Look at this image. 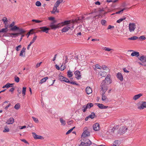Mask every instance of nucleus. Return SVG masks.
I'll return each instance as SVG.
<instances>
[{
	"label": "nucleus",
	"mask_w": 146,
	"mask_h": 146,
	"mask_svg": "<svg viewBox=\"0 0 146 146\" xmlns=\"http://www.w3.org/2000/svg\"><path fill=\"white\" fill-rule=\"evenodd\" d=\"M41 5V3L39 1H37L36 3V5L37 6H40Z\"/></svg>",
	"instance_id": "de8ad7c7"
},
{
	"label": "nucleus",
	"mask_w": 146,
	"mask_h": 146,
	"mask_svg": "<svg viewBox=\"0 0 146 146\" xmlns=\"http://www.w3.org/2000/svg\"><path fill=\"white\" fill-rule=\"evenodd\" d=\"M8 31V29L7 28H3L0 30V33H7Z\"/></svg>",
	"instance_id": "393cba45"
},
{
	"label": "nucleus",
	"mask_w": 146,
	"mask_h": 146,
	"mask_svg": "<svg viewBox=\"0 0 146 146\" xmlns=\"http://www.w3.org/2000/svg\"><path fill=\"white\" fill-rule=\"evenodd\" d=\"M142 103L143 104V106H144V108H146V102H142Z\"/></svg>",
	"instance_id": "0e129e2a"
},
{
	"label": "nucleus",
	"mask_w": 146,
	"mask_h": 146,
	"mask_svg": "<svg viewBox=\"0 0 146 146\" xmlns=\"http://www.w3.org/2000/svg\"><path fill=\"white\" fill-rule=\"evenodd\" d=\"M125 19H126L125 17H124V18H121V19H119L117 20V22L118 23H119L121 22L122 21H123V20H125Z\"/></svg>",
	"instance_id": "4c0bfd02"
},
{
	"label": "nucleus",
	"mask_w": 146,
	"mask_h": 146,
	"mask_svg": "<svg viewBox=\"0 0 146 146\" xmlns=\"http://www.w3.org/2000/svg\"><path fill=\"white\" fill-rule=\"evenodd\" d=\"M21 140L23 142L25 143L29 144L28 142L25 139H21Z\"/></svg>",
	"instance_id": "052dcab7"
},
{
	"label": "nucleus",
	"mask_w": 146,
	"mask_h": 146,
	"mask_svg": "<svg viewBox=\"0 0 146 146\" xmlns=\"http://www.w3.org/2000/svg\"><path fill=\"white\" fill-rule=\"evenodd\" d=\"M138 59L143 62H146V55H142L138 58Z\"/></svg>",
	"instance_id": "4468645a"
},
{
	"label": "nucleus",
	"mask_w": 146,
	"mask_h": 146,
	"mask_svg": "<svg viewBox=\"0 0 146 146\" xmlns=\"http://www.w3.org/2000/svg\"><path fill=\"white\" fill-rule=\"evenodd\" d=\"M129 31L132 32L134 31L136 28V25L134 23H130L129 24Z\"/></svg>",
	"instance_id": "39448f33"
},
{
	"label": "nucleus",
	"mask_w": 146,
	"mask_h": 146,
	"mask_svg": "<svg viewBox=\"0 0 146 146\" xmlns=\"http://www.w3.org/2000/svg\"><path fill=\"white\" fill-rule=\"evenodd\" d=\"M138 38V37L137 36H133L128 38V39L129 40H135L137 39Z\"/></svg>",
	"instance_id": "c85d7f7f"
},
{
	"label": "nucleus",
	"mask_w": 146,
	"mask_h": 146,
	"mask_svg": "<svg viewBox=\"0 0 146 146\" xmlns=\"http://www.w3.org/2000/svg\"><path fill=\"white\" fill-rule=\"evenodd\" d=\"M96 116L94 112L92 113L91 114L88 116V117L92 119H93Z\"/></svg>",
	"instance_id": "a878e982"
},
{
	"label": "nucleus",
	"mask_w": 146,
	"mask_h": 146,
	"mask_svg": "<svg viewBox=\"0 0 146 146\" xmlns=\"http://www.w3.org/2000/svg\"><path fill=\"white\" fill-rule=\"evenodd\" d=\"M95 104L96 105L100 108L103 109L104 105L103 104L97 103Z\"/></svg>",
	"instance_id": "bb28decb"
},
{
	"label": "nucleus",
	"mask_w": 146,
	"mask_h": 146,
	"mask_svg": "<svg viewBox=\"0 0 146 146\" xmlns=\"http://www.w3.org/2000/svg\"><path fill=\"white\" fill-rule=\"evenodd\" d=\"M104 50L105 51H110L111 50H113L112 49H111V48H107L106 47H105V48H104Z\"/></svg>",
	"instance_id": "3c124183"
},
{
	"label": "nucleus",
	"mask_w": 146,
	"mask_h": 146,
	"mask_svg": "<svg viewBox=\"0 0 146 146\" xmlns=\"http://www.w3.org/2000/svg\"><path fill=\"white\" fill-rule=\"evenodd\" d=\"M142 95L143 94H139L135 95L133 97V99L135 100H136L139 99Z\"/></svg>",
	"instance_id": "f3484780"
},
{
	"label": "nucleus",
	"mask_w": 146,
	"mask_h": 146,
	"mask_svg": "<svg viewBox=\"0 0 146 146\" xmlns=\"http://www.w3.org/2000/svg\"><path fill=\"white\" fill-rule=\"evenodd\" d=\"M7 85L8 86V88L10 87H12L13 86V85L14 84H11L9 83H7Z\"/></svg>",
	"instance_id": "5fc2aeb1"
},
{
	"label": "nucleus",
	"mask_w": 146,
	"mask_h": 146,
	"mask_svg": "<svg viewBox=\"0 0 146 146\" xmlns=\"http://www.w3.org/2000/svg\"><path fill=\"white\" fill-rule=\"evenodd\" d=\"M88 129V128L87 127H85L84 128V131L82 134V137L86 138L90 135V133L87 131Z\"/></svg>",
	"instance_id": "7ed1b4c3"
},
{
	"label": "nucleus",
	"mask_w": 146,
	"mask_h": 146,
	"mask_svg": "<svg viewBox=\"0 0 146 146\" xmlns=\"http://www.w3.org/2000/svg\"><path fill=\"white\" fill-rule=\"evenodd\" d=\"M18 30H19V33H10V35L11 36L12 35H14L15 36L14 37H15L16 36H18L19 35H21L22 33H24L25 32V31L22 29H19Z\"/></svg>",
	"instance_id": "0eeeda50"
},
{
	"label": "nucleus",
	"mask_w": 146,
	"mask_h": 146,
	"mask_svg": "<svg viewBox=\"0 0 146 146\" xmlns=\"http://www.w3.org/2000/svg\"><path fill=\"white\" fill-rule=\"evenodd\" d=\"M63 25H71V27L72 29L74 28V25L73 23H71V21H65L64 22L62 23Z\"/></svg>",
	"instance_id": "9d476101"
},
{
	"label": "nucleus",
	"mask_w": 146,
	"mask_h": 146,
	"mask_svg": "<svg viewBox=\"0 0 146 146\" xmlns=\"http://www.w3.org/2000/svg\"><path fill=\"white\" fill-rule=\"evenodd\" d=\"M86 106H88L89 108H90L93 106L94 105L92 103H88L86 105Z\"/></svg>",
	"instance_id": "e433bc0d"
},
{
	"label": "nucleus",
	"mask_w": 146,
	"mask_h": 146,
	"mask_svg": "<svg viewBox=\"0 0 146 146\" xmlns=\"http://www.w3.org/2000/svg\"><path fill=\"white\" fill-rule=\"evenodd\" d=\"M93 127V129L96 131H98L100 129V125L98 123H96L94 124Z\"/></svg>",
	"instance_id": "f8f14e48"
},
{
	"label": "nucleus",
	"mask_w": 146,
	"mask_h": 146,
	"mask_svg": "<svg viewBox=\"0 0 146 146\" xmlns=\"http://www.w3.org/2000/svg\"><path fill=\"white\" fill-rule=\"evenodd\" d=\"M66 68L65 67V66L63 67V65H62L61 66L60 68V70L61 71H63L64 69H65Z\"/></svg>",
	"instance_id": "4d7b16f0"
},
{
	"label": "nucleus",
	"mask_w": 146,
	"mask_h": 146,
	"mask_svg": "<svg viewBox=\"0 0 146 146\" xmlns=\"http://www.w3.org/2000/svg\"><path fill=\"white\" fill-rule=\"evenodd\" d=\"M26 87H23V90L22 91V93L23 94V96H25L26 94Z\"/></svg>",
	"instance_id": "cd10ccee"
},
{
	"label": "nucleus",
	"mask_w": 146,
	"mask_h": 146,
	"mask_svg": "<svg viewBox=\"0 0 146 146\" xmlns=\"http://www.w3.org/2000/svg\"><path fill=\"white\" fill-rule=\"evenodd\" d=\"M9 128L7 127V126L5 127V128L3 132H8L9 131Z\"/></svg>",
	"instance_id": "58836bf2"
},
{
	"label": "nucleus",
	"mask_w": 146,
	"mask_h": 146,
	"mask_svg": "<svg viewBox=\"0 0 146 146\" xmlns=\"http://www.w3.org/2000/svg\"><path fill=\"white\" fill-rule=\"evenodd\" d=\"M21 45H19L18 46L16 47V50L17 51L19 50V48H21Z\"/></svg>",
	"instance_id": "864d4df0"
},
{
	"label": "nucleus",
	"mask_w": 146,
	"mask_h": 146,
	"mask_svg": "<svg viewBox=\"0 0 146 146\" xmlns=\"http://www.w3.org/2000/svg\"><path fill=\"white\" fill-rule=\"evenodd\" d=\"M14 80H15V81L17 82V83H18L19 82V77H18V76H15V77H14Z\"/></svg>",
	"instance_id": "473e14b6"
},
{
	"label": "nucleus",
	"mask_w": 146,
	"mask_h": 146,
	"mask_svg": "<svg viewBox=\"0 0 146 146\" xmlns=\"http://www.w3.org/2000/svg\"><path fill=\"white\" fill-rule=\"evenodd\" d=\"M66 59L65 60V63H66L68 62V57L67 56H65Z\"/></svg>",
	"instance_id": "338daca9"
},
{
	"label": "nucleus",
	"mask_w": 146,
	"mask_h": 146,
	"mask_svg": "<svg viewBox=\"0 0 146 146\" xmlns=\"http://www.w3.org/2000/svg\"><path fill=\"white\" fill-rule=\"evenodd\" d=\"M37 37V36L36 35H35V36L33 37L32 40L30 42H31V43H32V44L35 41V40L36 39Z\"/></svg>",
	"instance_id": "79ce46f5"
},
{
	"label": "nucleus",
	"mask_w": 146,
	"mask_h": 146,
	"mask_svg": "<svg viewBox=\"0 0 146 146\" xmlns=\"http://www.w3.org/2000/svg\"><path fill=\"white\" fill-rule=\"evenodd\" d=\"M14 121V119L13 118H10L7 121V123L8 124H12Z\"/></svg>",
	"instance_id": "a211bd4d"
},
{
	"label": "nucleus",
	"mask_w": 146,
	"mask_h": 146,
	"mask_svg": "<svg viewBox=\"0 0 146 146\" xmlns=\"http://www.w3.org/2000/svg\"><path fill=\"white\" fill-rule=\"evenodd\" d=\"M32 118L33 119L34 121H35V123H37L39 121L37 118L35 117H33Z\"/></svg>",
	"instance_id": "37998d69"
},
{
	"label": "nucleus",
	"mask_w": 146,
	"mask_h": 146,
	"mask_svg": "<svg viewBox=\"0 0 146 146\" xmlns=\"http://www.w3.org/2000/svg\"><path fill=\"white\" fill-rule=\"evenodd\" d=\"M86 92L88 94L91 93L92 92V90L91 88L89 87H87L86 88Z\"/></svg>",
	"instance_id": "dca6fc26"
},
{
	"label": "nucleus",
	"mask_w": 146,
	"mask_h": 146,
	"mask_svg": "<svg viewBox=\"0 0 146 146\" xmlns=\"http://www.w3.org/2000/svg\"><path fill=\"white\" fill-rule=\"evenodd\" d=\"M69 82H69L68 83H70V84H72L75 85H78V84L76 83L75 82H74L73 81L71 82V81H69Z\"/></svg>",
	"instance_id": "8fccbe9b"
},
{
	"label": "nucleus",
	"mask_w": 146,
	"mask_h": 146,
	"mask_svg": "<svg viewBox=\"0 0 146 146\" xmlns=\"http://www.w3.org/2000/svg\"><path fill=\"white\" fill-rule=\"evenodd\" d=\"M114 28V26H111V25H109L108 29H111V28Z\"/></svg>",
	"instance_id": "69168bd1"
},
{
	"label": "nucleus",
	"mask_w": 146,
	"mask_h": 146,
	"mask_svg": "<svg viewBox=\"0 0 146 146\" xmlns=\"http://www.w3.org/2000/svg\"><path fill=\"white\" fill-rule=\"evenodd\" d=\"M32 21L33 22H35L36 23H40L42 21H40L39 20L35 19H33Z\"/></svg>",
	"instance_id": "c03bdc74"
},
{
	"label": "nucleus",
	"mask_w": 146,
	"mask_h": 146,
	"mask_svg": "<svg viewBox=\"0 0 146 146\" xmlns=\"http://www.w3.org/2000/svg\"><path fill=\"white\" fill-rule=\"evenodd\" d=\"M59 11L58 10H57V8L56 7H54L53 8V10L51 11L52 13L54 14L56 12L58 13Z\"/></svg>",
	"instance_id": "aec40b11"
},
{
	"label": "nucleus",
	"mask_w": 146,
	"mask_h": 146,
	"mask_svg": "<svg viewBox=\"0 0 146 146\" xmlns=\"http://www.w3.org/2000/svg\"><path fill=\"white\" fill-rule=\"evenodd\" d=\"M67 76L69 78L72 77L73 75V74L72 72H71L70 70H69L67 72Z\"/></svg>",
	"instance_id": "412c9836"
},
{
	"label": "nucleus",
	"mask_w": 146,
	"mask_h": 146,
	"mask_svg": "<svg viewBox=\"0 0 146 146\" xmlns=\"http://www.w3.org/2000/svg\"><path fill=\"white\" fill-rule=\"evenodd\" d=\"M81 142V144L84 145V146H90L92 143L89 139L84 137H82Z\"/></svg>",
	"instance_id": "f03ea898"
},
{
	"label": "nucleus",
	"mask_w": 146,
	"mask_h": 146,
	"mask_svg": "<svg viewBox=\"0 0 146 146\" xmlns=\"http://www.w3.org/2000/svg\"><path fill=\"white\" fill-rule=\"evenodd\" d=\"M55 21H53L51 23L50 25V27H51L52 29H55L56 28L59 27L60 26V24L59 23L57 25H54V23H55Z\"/></svg>",
	"instance_id": "423d86ee"
},
{
	"label": "nucleus",
	"mask_w": 146,
	"mask_h": 146,
	"mask_svg": "<svg viewBox=\"0 0 146 146\" xmlns=\"http://www.w3.org/2000/svg\"><path fill=\"white\" fill-rule=\"evenodd\" d=\"M19 29V28L17 27L16 26H13L11 29V30L13 31H16Z\"/></svg>",
	"instance_id": "2f4dec72"
},
{
	"label": "nucleus",
	"mask_w": 146,
	"mask_h": 146,
	"mask_svg": "<svg viewBox=\"0 0 146 146\" xmlns=\"http://www.w3.org/2000/svg\"><path fill=\"white\" fill-rule=\"evenodd\" d=\"M20 107V105L19 103L16 104L14 106V108L16 110H18Z\"/></svg>",
	"instance_id": "7c9ffc66"
},
{
	"label": "nucleus",
	"mask_w": 146,
	"mask_h": 146,
	"mask_svg": "<svg viewBox=\"0 0 146 146\" xmlns=\"http://www.w3.org/2000/svg\"><path fill=\"white\" fill-rule=\"evenodd\" d=\"M39 29L41 30L39 31V32L42 31L46 33H48V31L50 29L49 28L46 26L40 27L39 28Z\"/></svg>",
	"instance_id": "6e6552de"
},
{
	"label": "nucleus",
	"mask_w": 146,
	"mask_h": 146,
	"mask_svg": "<svg viewBox=\"0 0 146 146\" xmlns=\"http://www.w3.org/2000/svg\"><path fill=\"white\" fill-rule=\"evenodd\" d=\"M95 67L98 69H101V67L98 64H96L95 65Z\"/></svg>",
	"instance_id": "6e6d98bb"
},
{
	"label": "nucleus",
	"mask_w": 146,
	"mask_h": 146,
	"mask_svg": "<svg viewBox=\"0 0 146 146\" xmlns=\"http://www.w3.org/2000/svg\"><path fill=\"white\" fill-rule=\"evenodd\" d=\"M74 74L75 75V78L78 80L80 79L82 77L80 72L78 70H76L74 72Z\"/></svg>",
	"instance_id": "1a4fd4ad"
},
{
	"label": "nucleus",
	"mask_w": 146,
	"mask_h": 146,
	"mask_svg": "<svg viewBox=\"0 0 146 146\" xmlns=\"http://www.w3.org/2000/svg\"><path fill=\"white\" fill-rule=\"evenodd\" d=\"M64 78V77L61 75L59 76L58 77L59 79L61 81H63Z\"/></svg>",
	"instance_id": "ea45409f"
},
{
	"label": "nucleus",
	"mask_w": 146,
	"mask_h": 146,
	"mask_svg": "<svg viewBox=\"0 0 146 146\" xmlns=\"http://www.w3.org/2000/svg\"><path fill=\"white\" fill-rule=\"evenodd\" d=\"M127 129V127L125 126L121 127L118 130V133L120 134H123L126 131Z\"/></svg>",
	"instance_id": "20e7f679"
},
{
	"label": "nucleus",
	"mask_w": 146,
	"mask_h": 146,
	"mask_svg": "<svg viewBox=\"0 0 146 146\" xmlns=\"http://www.w3.org/2000/svg\"><path fill=\"white\" fill-rule=\"evenodd\" d=\"M71 25H68L64 27L62 30V32H65L68 31L70 29L72 28L71 26Z\"/></svg>",
	"instance_id": "9b49d317"
},
{
	"label": "nucleus",
	"mask_w": 146,
	"mask_h": 146,
	"mask_svg": "<svg viewBox=\"0 0 146 146\" xmlns=\"http://www.w3.org/2000/svg\"><path fill=\"white\" fill-rule=\"evenodd\" d=\"M143 106V105L142 102H141L140 105L138 107V109L139 110H142L144 108Z\"/></svg>",
	"instance_id": "72a5a7b5"
},
{
	"label": "nucleus",
	"mask_w": 146,
	"mask_h": 146,
	"mask_svg": "<svg viewBox=\"0 0 146 146\" xmlns=\"http://www.w3.org/2000/svg\"><path fill=\"white\" fill-rule=\"evenodd\" d=\"M32 134L34 138L35 139H42L43 138L41 136L37 135L35 133L33 132Z\"/></svg>",
	"instance_id": "ddd939ff"
},
{
	"label": "nucleus",
	"mask_w": 146,
	"mask_h": 146,
	"mask_svg": "<svg viewBox=\"0 0 146 146\" xmlns=\"http://www.w3.org/2000/svg\"><path fill=\"white\" fill-rule=\"evenodd\" d=\"M48 77H46L43 78L40 80L39 83L40 84H42L44 82L48 79Z\"/></svg>",
	"instance_id": "4be33fe9"
},
{
	"label": "nucleus",
	"mask_w": 146,
	"mask_h": 146,
	"mask_svg": "<svg viewBox=\"0 0 146 146\" xmlns=\"http://www.w3.org/2000/svg\"><path fill=\"white\" fill-rule=\"evenodd\" d=\"M63 81L68 83L70 82L69 80L68 79L66 78L65 77H64V78Z\"/></svg>",
	"instance_id": "09e8293b"
},
{
	"label": "nucleus",
	"mask_w": 146,
	"mask_h": 146,
	"mask_svg": "<svg viewBox=\"0 0 146 146\" xmlns=\"http://www.w3.org/2000/svg\"><path fill=\"white\" fill-rule=\"evenodd\" d=\"M42 63V62H40L39 63H38L37 64H36V68H37L38 67H39L41 64Z\"/></svg>",
	"instance_id": "bf43d9fd"
},
{
	"label": "nucleus",
	"mask_w": 146,
	"mask_h": 146,
	"mask_svg": "<svg viewBox=\"0 0 146 146\" xmlns=\"http://www.w3.org/2000/svg\"><path fill=\"white\" fill-rule=\"evenodd\" d=\"M60 122L61 123L62 125H64L66 124L65 121L62 118H60Z\"/></svg>",
	"instance_id": "c756f323"
},
{
	"label": "nucleus",
	"mask_w": 146,
	"mask_h": 146,
	"mask_svg": "<svg viewBox=\"0 0 146 146\" xmlns=\"http://www.w3.org/2000/svg\"><path fill=\"white\" fill-rule=\"evenodd\" d=\"M111 83L110 80V75H108L104 80L103 81L100 86L101 92H102V100L103 101H105L107 99L106 96L104 95L105 92L108 90L107 85Z\"/></svg>",
	"instance_id": "f257e3e1"
},
{
	"label": "nucleus",
	"mask_w": 146,
	"mask_h": 146,
	"mask_svg": "<svg viewBox=\"0 0 146 146\" xmlns=\"http://www.w3.org/2000/svg\"><path fill=\"white\" fill-rule=\"evenodd\" d=\"M101 22L102 25H104L106 22V21L105 20H102L101 21Z\"/></svg>",
	"instance_id": "603ef678"
},
{
	"label": "nucleus",
	"mask_w": 146,
	"mask_h": 146,
	"mask_svg": "<svg viewBox=\"0 0 146 146\" xmlns=\"http://www.w3.org/2000/svg\"><path fill=\"white\" fill-rule=\"evenodd\" d=\"M117 77L121 81H122L123 80V77L122 74L121 73H118L117 74Z\"/></svg>",
	"instance_id": "2eb2a0df"
},
{
	"label": "nucleus",
	"mask_w": 146,
	"mask_h": 146,
	"mask_svg": "<svg viewBox=\"0 0 146 146\" xmlns=\"http://www.w3.org/2000/svg\"><path fill=\"white\" fill-rule=\"evenodd\" d=\"M11 105L10 104H9L7 106H6L5 108L4 109L6 110H7L8 108Z\"/></svg>",
	"instance_id": "680f3d73"
},
{
	"label": "nucleus",
	"mask_w": 146,
	"mask_h": 146,
	"mask_svg": "<svg viewBox=\"0 0 146 146\" xmlns=\"http://www.w3.org/2000/svg\"><path fill=\"white\" fill-rule=\"evenodd\" d=\"M118 125L114 126L111 129V132H114L115 130L116 129V128L118 127Z\"/></svg>",
	"instance_id": "a18cd8bd"
},
{
	"label": "nucleus",
	"mask_w": 146,
	"mask_h": 146,
	"mask_svg": "<svg viewBox=\"0 0 146 146\" xmlns=\"http://www.w3.org/2000/svg\"><path fill=\"white\" fill-rule=\"evenodd\" d=\"M15 24V22H13L12 23H11V24L9 26V27L10 28V27H13L14 25Z\"/></svg>",
	"instance_id": "13d9d810"
},
{
	"label": "nucleus",
	"mask_w": 146,
	"mask_h": 146,
	"mask_svg": "<svg viewBox=\"0 0 146 146\" xmlns=\"http://www.w3.org/2000/svg\"><path fill=\"white\" fill-rule=\"evenodd\" d=\"M75 127H74L72 128L71 129H70L66 133V134L67 135L69 134L73 130V129L75 128Z\"/></svg>",
	"instance_id": "a19ab883"
},
{
	"label": "nucleus",
	"mask_w": 146,
	"mask_h": 146,
	"mask_svg": "<svg viewBox=\"0 0 146 146\" xmlns=\"http://www.w3.org/2000/svg\"><path fill=\"white\" fill-rule=\"evenodd\" d=\"M48 19L50 20L53 21L54 19V17H50L48 18Z\"/></svg>",
	"instance_id": "774afa93"
},
{
	"label": "nucleus",
	"mask_w": 146,
	"mask_h": 146,
	"mask_svg": "<svg viewBox=\"0 0 146 146\" xmlns=\"http://www.w3.org/2000/svg\"><path fill=\"white\" fill-rule=\"evenodd\" d=\"M60 4L59 3H58V2H56L54 5V7H57L59 6Z\"/></svg>",
	"instance_id": "e2e57ef3"
},
{
	"label": "nucleus",
	"mask_w": 146,
	"mask_h": 146,
	"mask_svg": "<svg viewBox=\"0 0 146 146\" xmlns=\"http://www.w3.org/2000/svg\"><path fill=\"white\" fill-rule=\"evenodd\" d=\"M2 21L3 22L5 25L7 24L8 21L6 17H4L3 18Z\"/></svg>",
	"instance_id": "b1692460"
},
{
	"label": "nucleus",
	"mask_w": 146,
	"mask_h": 146,
	"mask_svg": "<svg viewBox=\"0 0 146 146\" xmlns=\"http://www.w3.org/2000/svg\"><path fill=\"white\" fill-rule=\"evenodd\" d=\"M88 108V106H87L86 105V106L84 105L82 108H83V109H82V110H83V111L84 112H85L86 110Z\"/></svg>",
	"instance_id": "f704fd0d"
},
{
	"label": "nucleus",
	"mask_w": 146,
	"mask_h": 146,
	"mask_svg": "<svg viewBox=\"0 0 146 146\" xmlns=\"http://www.w3.org/2000/svg\"><path fill=\"white\" fill-rule=\"evenodd\" d=\"M102 68L104 70H109V69L106 66L104 65H102Z\"/></svg>",
	"instance_id": "c9c22d12"
},
{
	"label": "nucleus",
	"mask_w": 146,
	"mask_h": 146,
	"mask_svg": "<svg viewBox=\"0 0 146 146\" xmlns=\"http://www.w3.org/2000/svg\"><path fill=\"white\" fill-rule=\"evenodd\" d=\"M131 56H136L138 57L139 55V53L137 52H133L131 54Z\"/></svg>",
	"instance_id": "6ab92c4d"
},
{
	"label": "nucleus",
	"mask_w": 146,
	"mask_h": 146,
	"mask_svg": "<svg viewBox=\"0 0 146 146\" xmlns=\"http://www.w3.org/2000/svg\"><path fill=\"white\" fill-rule=\"evenodd\" d=\"M99 74L102 77H105L106 75V73L104 71H101L99 73Z\"/></svg>",
	"instance_id": "5701e85b"
},
{
	"label": "nucleus",
	"mask_w": 146,
	"mask_h": 146,
	"mask_svg": "<svg viewBox=\"0 0 146 146\" xmlns=\"http://www.w3.org/2000/svg\"><path fill=\"white\" fill-rule=\"evenodd\" d=\"M139 38L140 39H141L142 40H143L146 39V38L143 35L140 36L139 37Z\"/></svg>",
	"instance_id": "49530a36"
}]
</instances>
